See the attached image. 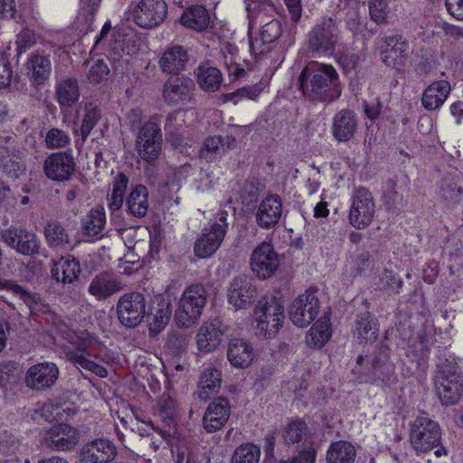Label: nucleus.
Listing matches in <instances>:
<instances>
[{
  "mask_svg": "<svg viewBox=\"0 0 463 463\" xmlns=\"http://www.w3.org/2000/svg\"><path fill=\"white\" fill-rule=\"evenodd\" d=\"M81 271L80 261L68 255L55 261L52 267V277L63 284H71L78 279Z\"/></svg>",
  "mask_w": 463,
  "mask_h": 463,
  "instance_id": "28",
  "label": "nucleus"
},
{
  "mask_svg": "<svg viewBox=\"0 0 463 463\" xmlns=\"http://www.w3.org/2000/svg\"><path fill=\"white\" fill-rule=\"evenodd\" d=\"M260 93V90L256 87H243L234 92L227 93L224 95V101H232L238 104L242 99H249L255 100Z\"/></svg>",
  "mask_w": 463,
  "mask_h": 463,
  "instance_id": "62",
  "label": "nucleus"
},
{
  "mask_svg": "<svg viewBox=\"0 0 463 463\" xmlns=\"http://www.w3.org/2000/svg\"><path fill=\"white\" fill-rule=\"evenodd\" d=\"M43 442L52 449L70 451L79 443V431L68 424H57L45 433Z\"/></svg>",
  "mask_w": 463,
  "mask_h": 463,
  "instance_id": "15",
  "label": "nucleus"
},
{
  "mask_svg": "<svg viewBox=\"0 0 463 463\" xmlns=\"http://www.w3.org/2000/svg\"><path fill=\"white\" fill-rule=\"evenodd\" d=\"M157 413L166 427L175 425L176 407L175 401L166 394L162 395L157 402Z\"/></svg>",
  "mask_w": 463,
  "mask_h": 463,
  "instance_id": "51",
  "label": "nucleus"
},
{
  "mask_svg": "<svg viewBox=\"0 0 463 463\" xmlns=\"http://www.w3.org/2000/svg\"><path fill=\"white\" fill-rule=\"evenodd\" d=\"M234 143L235 138L231 136H211L203 140L199 155L202 158L210 161L216 156L225 154Z\"/></svg>",
  "mask_w": 463,
  "mask_h": 463,
  "instance_id": "32",
  "label": "nucleus"
},
{
  "mask_svg": "<svg viewBox=\"0 0 463 463\" xmlns=\"http://www.w3.org/2000/svg\"><path fill=\"white\" fill-rule=\"evenodd\" d=\"M206 303V291L202 285L187 288L180 299V307L188 318H199Z\"/></svg>",
  "mask_w": 463,
  "mask_h": 463,
  "instance_id": "24",
  "label": "nucleus"
},
{
  "mask_svg": "<svg viewBox=\"0 0 463 463\" xmlns=\"http://www.w3.org/2000/svg\"><path fill=\"white\" fill-rule=\"evenodd\" d=\"M428 354L429 350L423 341H414L406 351L407 357L417 364H420V361L425 360Z\"/></svg>",
  "mask_w": 463,
  "mask_h": 463,
  "instance_id": "64",
  "label": "nucleus"
},
{
  "mask_svg": "<svg viewBox=\"0 0 463 463\" xmlns=\"http://www.w3.org/2000/svg\"><path fill=\"white\" fill-rule=\"evenodd\" d=\"M66 355L68 359L71 361L73 364L94 373L96 375L99 377L108 376V370L104 366L89 360L83 354H78L73 352H68Z\"/></svg>",
  "mask_w": 463,
  "mask_h": 463,
  "instance_id": "56",
  "label": "nucleus"
},
{
  "mask_svg": "<svg viewBox=\"0 0 463 463\" xmlns=\"http://www.w3.org/2000/svg\"><path fill=\"white\" fill-rule=\"evenodd\" d=\"M435 388L443 405H453L459 401L463 395V376L456 362L445 360L438 364Z\"/></svg>",
  "mask_w": 463,
  "mask_h": 463,
  "instance_id": "2",
  "label": "nucleus"
},
{
  "mask_svg": "<svg viewBox=\"0 0 463 463\" xmlns=\"http://www.w3.org/2000/svg\"><path fill=\"white\" fill-rule=\"evenodd\" d=\"M167 16L165 0H139L128 10V19L141 28L151 29L160 25Z\"/></svg>",
  "mask_w": 463,
  "mask_h": 463,
  "instance_id": "7",
  "label": "nucleus"
},
{
  "mask_svg": "<svg viewBox=\"0 0 463 463\" xmlns=\"http://www.w3.org/2000/svg\"><path fill=\"white\" fill-rule=\"evenodd\" d=\"M100 118L101 110L98 106L93 103L86 104L81 126L79 130H74L75 135L80 136L82 140L85 141Z\"/></svg>",
  "mask_w": 463,
  "mask_h": 463,
  "instance_id": "45",
  "label": "nucleus"
},
{
  "mask_svg": "<svg viewBox=\"0 0 463 463\" xmlns=\"http://www.w3.org/2000/svg\"><path fill=\"white\" fill-rule=\"evenodd\" d=\"M282 213L281 198L277 194H269L260 203L257 208L256 223L262 229H271L279 223Z\"/></svg>",
  "mask_w": 463,
  "mask_h": 463,
  "instance_id": "18",
  "label": "nucleus"
},
{
  "mask_svg": "<svg viewBox=\"0 0 463 463\" xmlns=\"http://www.w3.org/2000/svg\"><path fill=\"white\" fill-rule=\"evenodd\" d=\"M87 78L90 83L98 84L108 80L109 69L103 60L87 63Z\"/></svg>",
  "mask_w": 463,
  "mask_h": 463,
  "instance_id": "54",
  "label": "nucleus"
},
{
  "mask_svg": "<svg viewBox=\"0 0 463 463\" xmlns=\"http://www.w3.org/2000/svg\"><path fill=\"white\" fill-rule=\"evenodd\" d=\"M118 318H144L146 299L142 293L130 292L121 296L117 305Z\"/></svg>",
  "mask_w": 463,
  "mask_h": 463,
  "instance_id": "26",
  "label": "nucleus"
},
{
  "mask_svg": "<svg viewBox=\"0 0 463 463\" xmlns=\"http://www.w3.org/2000/svg\"><path fill=\"white\" fill-rule=\"evenodd\" d=\"M441 197L448 204L459 203L462 188L455 178H446L440 189Z\"/></svg>",
  "mask_w": 463,
  "mask_h": 463,
  "instance_id": "53",
  "label": "nucleus"
},
{
  "mask_svg": "<svg viewBox=\"0 0 463 463\" xmlns=\"http://www.w3.org/2000/svg\"><path fill=\"white\" fill-rule=\"evenodd\" d=\"M410 441L418 453H428L441 443V429L438 422L420 411L410 423Z\"/></svg>",
  "mask_w": 463,
  "mask_h": 463,
  "instance_id": "4",
  "label": "nucleus"
},
{
  "mask_svg": "<svg viewBox=\"0 0 463 463\" xmlns=\"http://www.w3.org/2000/svg\"><path fill=\"white\" fill-rule=\"evenodd\" d=\"M128 212L136 218L146 216L148 211V191L145 185L135 186L127 198Z\"/></svg>",
  "mask_w": 463,
  "mask_h": 463,
  "instance_id": "36",
  "label": "nucleus"
},
{
  "mask_svg": "<svg viewBox=\"0 0 463 463\" xmlns=\"http://www.w3.org/2000/svg\"><path fill=\"white\" fill-rule=\"evenodd\" d=\"M450 92V84L446 80L432 82L424 90L421 98L422 106L427 110H435L442 106Z\"/></svg>",
  "mask_w": 463,
  "mask_h": 463,
  "instance_id": "30",
  "label": "nucleus"
},
{
  "mask_svg": "<svg viewBox=\"0 0 463 463\" xmlns=\"http://www.w3.org/2000/svg\"><path fill=\"white\" fill-rule=\"evenodd\" d=\"M227 358L233 367L247 368L254 359L253 347L245 339L234 337L228 344Z\"/></svg>",
  "mask_w": 463,
  "mask_h": 463,
  "instance_id": "25",
  "label": "nucleus"
},
{
  "mask_svg": "<svg viewBox=\"0 0 463 463\" xmlns=\"http://www.w3.org/2000/svg\"><path fill=\"white\" fill-rule=\"evenodd\" d=\"M44 236L51 248L63 247L71 243V239L61 222L52 220L44 228Z\"/></svg>",
  "mask_w": 463,
  "mask_h": 463,
  "instance_id": "44",
  "label": "nucleus"
},
{
  "mask_svg": "<svg viewBox=\"0 0 463 463\" xmlns=\"http://www.w3.org/2000/svg\"><path fill=\"white\" fill-rule=\"evenodd\" d=\"M340 40V30L336 22L324 18L308 33V49L317 56H331Z\"/></svg>",
  "mask_w": 463,
  "mask_h": 463,
  "instance_id": "5",
  "label": "nucleus"
},
{
  "mask_svg": "<svg viewBox=\"0 0 463 463\" xmlns=\"http://www.w3.org/2000/svg\"><path fill=\"white\" fill-rule=\"evenodd\" d=\"M189 61L187 50L181 45H170L159 55L158 66L163 73L178 75L186 68Z\"/></svg>",
  "mask_w": 463,
  "mask_h": 463,
  "instance_id": "20",
  "label": "nucleus"
},
{
  "mask_svg": "<svg viewBox=\"0 0 463 463\" xmlns=\"http://www.w3.org/2000/svg\"><path fill=\"white\" fill-rule=\"evenodd\" d=\"M123 289L122 282L109 271L97 274L90 281L88 292L97 300H105Z\"/></svg>",
  "mask_w": 463,
  "mask_h": 463,
  "instance_id": "22",
  "label": "nucleus"
},
{
  "mask_svg": "<svg viewBox=\"0 0 463 463\" xmlns=\"http://www.w3.org/2000/svg\"><path fill=\"white\" fill-rule=\"evenodd\" d=\"M319 300L313 290L307 289L295 298L289 307L290 317L317 318L319 313Z\"/></svg>",
  "mask_w": 463,
  "mask_h": 463,
  "instance_id": "27",
  "label": "nucleus"
},
{
  "mask_svg": "<svg viewBox=\"0 0 463 463\" xmlns=\"http://www.w3.org/2000/svg\"><path fill=\"white\" fill-rule=\"evenodd\" d=\"M128 184V178L125 174L120 173L115 177L111 194L108 198L109 208L111 212H116L122 207Z\"/></svg>",
  "mask_w": 463,
  "mask_h": 463,
  "instance_id": "46",
  "label": "nucleus"
},
{
  "mask_svg": "<svg viewBox=\"0 0 463 463\" xmlns=\"http://www.w3.org/2000/svg\"><path fill=\"white\" fill-rule=\"evenodd\" d=\"M2 241L15 252L24 256H33L39 254L41 240L32 231L10 227L1 232Z\"/></svg>",
  "mask_w": 463,
  "mask_h": 463,
  "instance_id": "10",
  "label": "nucleus"
},
{
  "mask_svg": "<svg viewBox=\"0 0 463 463\" xmlns=\"http://www.w3.org/2000/svg\"><path fill=\"white\" fill-rule=\"evenodd\" d=\"M80 97L78 82L74 79H66L57 84L56 98L62 107H71Z\"/></svg>",
  "mask_w": 463,
  "mask_h": 463,
  "instance_id": "42",
  "label": "nucleus"
},
{
  "mask_svg": "<svg viewBox=\"0 0 463 463\" xmlns=\"http://www.w3.org/2000/svg\"><path fill=\"white\" fill-rule=\"evenodd\" d=\"M226 211L220 212L217 220L203 230L194 242L195 256L201 259L209 258L221 247L229 226Z\"/></svg>",
  "mask_w": 463,
  "mask_h": 463,
  "instance_id": "6",
  "label": "nucleus"
},
{
  "mask_svg": "<svg viewBox=\"0 0 463 463\" xmlns=\"http://www.w3.org/2000/svg\"><path fill=\"white\" fill-rule=\"evenodd\" d=\"M387 5L386 0L369 1L370 17L377 24H384L387 23Z\"/></svg>",
  "mask_w": 463,
  "mask_h": 463,
  "instance_id": "60",
  "label": "nucleus"
},
{
  "mask_svg": "<svg viewBox=\"0 0 463 463\" xmlns=\"http://www.w3.org/2000/svg\"><path fill=\"white\" fill-rule=\"evenodd\" d=\"M117 455L115 446L108 439H95L85 444L80 451L81 463H109Z\"/></svg>",
  "mask_w": 463,
  "mask_h": 463,
  "instance_id": "19",
  "label": "nucleus"
},
{
  "mask_svg": "<svg viewBox=\"0 0 463 463\" xmlns=\"http://www.w3.org/2000/svg\"><path fill=\"white\" fill-rule=\"evenodd\" d=\"M71 144L70 136L57 128H51L45 136V146L48 149L65 148Z\"/></svg>",
  "mask_w": 463,
  "mask_h": 463,
  "instance_id": "55",
  "label": "nucleus"
},
{
  "mask_svg": "<svg viewBox=\"0 0 463 463\" xmlns=\"http://www.w3.org/2000/svg\"><path fill=\"white\" fill-rule=\"evenodd\" d=\"M355 449L347 441H336L332 443L327 450V463H353L355 458Z\"/></svg>",
  "mask_w": 463,
  "mask_h": 463,
  "instance_id": "41",
  "label": "nucleus"
},
{
  "mask_svg": "<svg viewBox=\"0 0 463 463\" xmlns=\"http://www.w3.org/2000/svg\"><path fill=\"white\" fill-rule=\"evenodd\" d=\"M375 213V203L372 193L365 187L354 189L349 209V223L357 230L368 227Z\"/></svg>",
  "mask_w": 463,
  "mask_h": 463,
  "instance_id": "8",
  "label": "nucleus"
},
{
  "mask_svg": "<svg viewBox=\"0 0 463 463\" xmlns=\"http://www.w3.org/2000/svg\"><path fill=\"white\" fill-rule=\"evenodd\" d=\"M231 414L229 402L222 397L214 399L207 407L203 418V428L207 432H215L221 430Z\"/></svg>",
  "mask_w": 463,
  "mask_h": 463,
  "instance_id": "23",
  "label": "nucleus"
},
{
  "mask_svg": "<svg viewBox=\"0 0 463 463\" xmlns=\"http://www.w3.org/2000/svg\"><path fill=\"white\" fill-rule=\"evenodd\" d=\"M255 335L260 338L274 337L282 326L279 320H256Z\"/></svg>",
  "mask_w": 463,
  "mask_h": 463,
  "instance_id": "59",
  "label": "nucleus"
},
{
  "mask_svg": "<svg viewBox=\"0 0 463 463\" xmlns=\"http://www.w3.org/2000/svg\"><path fill=\"white\" fill-rule=\"evenodd\" d=\"M36 33L28 28L23 29L16 36V51L18 54L25 52L37 43Z\"/></svg>",
  "mask_w": 463,
  "mask_h": 463,
  "instance_id": "61",
  "label": "nucleus"
},
{
  "mask_svg": "<svg viewBox=\"0 0 463 463\" xmlns=\"http://www.w3.org/2000/svg\"><path fill=\"white\" fill-rule=\"evenodd\" d=\"M255 314L260 317L284 318L285 307L283 300L273 294L263 295L257 302L255 307Z\"/></svg>",
  "mask_w": 463,
  "mask_h": 463,
  "instance_id": "38",
  "label": "nucleus"
},
{
  "mask_svg": "<svg viewBox=\"0 0 463 463\" xmlns=\"http://www.w3.org/2000/svg\"><path fill=\"white\" fill-rule=\"evenodd\" d=\"M411 53L410 43L402 34L388 35L381 45L382 62L396 71H402Z\"/></svg>",
  "mask_w": 463,
  "mask_h": 463,
  "instance_id": "9",
  "label": "nucleus"
},
{
  "mask_svg": "<svg viewBox=\"0 0 463 463\" xmlns=\"http://www.w3.org/2000/svg\"><path fill=\"white\" fill-rule=\"evenodd\" d=\"M61 324V321H60ZM61 336L72 344L78 351L88 355L91 354V351L99 345V341L86 331L78 335L76 332L69 329L66 325L59 326Z\"/></svg>",
  "mask_w": 463,
  "mask_h": 463,
  "instance_id": "35",
  "label": "nucleus"
},
{
  "mask_svg": "<svg viewBox=\"0 0 463 463\" xmlns=\"http://www.w3.org/2000/svg\"><path fill=\"white\" fill-rule=\"evenodd\" d=\"M232 336L229 326H223L222 320H207L200 327L197 334V346L200 351L210 353L214 351L222 341V335Z\"/></svg>",
  "mask_w": 463,
  "mask_h": 463,
  "instance_id": "17",
  "label": "nucleus"
},
{
  "mask_svg": "<svg viewBox=\"0 0 463 463\" xmlns=\"http://www.w3.org/2000/svg\"><path fill=\"white\" fill-rule=\"evenodd\" d=\"M345 9V27L354 35L363 31L364 24L360 14V3L357 0H350Z\"/></svg>",
  "mask_w": 463,
  "mask_h": 463,
  "instance_id": "47",
  "label": "nucleus"
},
{
  "mask_svg": "<svg viewBox=\"0 0 463 463\" xmlns=\"http://www.w3.org/2000/svg\"><path fill=\"white\" fill-rule=\"evenodd\" d=\"M59 376V370L52 363H42L32 366L26 373V384L35 390L52 386Z\"/></svg>",
  "mask_w": 463,
  "mask_h": 463,
  "instance_id": "21",
  "label": "nucleus"
},
{
  "mask_svg": "<svg viewBox=\"0 0 463 463\" xmlns=\"http://www.w3.org/2000/svg\"><path fill=\"white\" fill-rule=\"evenodd\" d=\"M221 384V372L213 366L204 368L198 382V398L203 402L207 401L212 395L219 392Z\"/></svg>",
  "mask_w": 463,
  "mask_h": 463,
  "instance_id": "31",
  "label": "nucleus"
},
{
  "mask_svg": "<svg viewBox=\"0 0 463 463\" xmlns=\"http://www.w3.org/2000/svg\"><path fill=\"white\" fill-rule=\"evenodd\" d=\"M0 172L6 178L16 180L24 175L25 166L19 156L13 155L0 159Z\"/></svg>",
  "mask_w": 463,
  "mask_h": 463,
  "instance_id": "49",
  "label": "nucleus"
},
{
  "mask_svg": "<svg viewBox=\"0 0 463 463\" xmlns=\"http://www.w3.org/2000/svg\"><path fill=\"white\" fill-rule=\"evenodd\" d=\"M279 263V255L270 243H260L251 253L250 268L252 272L260 279H265L272 277Z\"/></svg>",
  "mask_w": 463,
  "mask_h": 463,
  "instance_id": "12",
  "label": "nucleus"
},
{
  "mask_svg": "<svg viewBox=\"0 0 463 463\" xmlns=\"http://www.w3.org/2000/svg\"><path fill=\"white\" fill-rule=\"evenodd\" d=\"M26 70L28 76L34 84H43L51 75V61L48 56L37 51L32 53L27 60Z\"/></svg>",
  "mask_w": 463,
  "mask_h": 463,
  "instance_id": "29",
  "label": "nucleus"
},
{
  "mask_svg": "<svg viewBox=\"0 0 463 463\" xmlns=\"http://www.w3.org/2000/svg\"><path fill=\"white\" fill-rule=\"evenodd\" d=\"M14 291L29 308L31 316H52V313L48 304L43 303L41 299H38L35 296L24 289L22 287L15 285Z\"/></svg>",
  "mask_w": 463,
  "mask_h": 463,
  "instance_id": "43",
  "label": "nucleus"
},
{
  "mask_svg": "<svg viewBox=\"0 0 463 463\" xmlns=\"http://www.w3.org/2000/svg\"><path fill=\"white\" fill-rule=\"evenodd\" d=\"M210 14L205 7L195 5L185 9L180 18L181 24L196 32L206 30L210 24Z\"/></svg>",
  "mask_w": 463,
  "mask_h": 463,
  "instance_id": "33",
  "label": "nucleus"
},
{
  "mask_svg": "<svg viewBox=\"0 0 463 463\" xmlns=\"http://www.w3.org/2000/svg\"><path fill=\"white\" fill-rule=\"evenodd\" d=\"M260 449L252 443H243L235 449L231 463H259Z\"/></svg>",
  "mask_w": 463,
  "mask_h": 463,
  "instance_id": "48",
  "label": "nucleus"
},
{
  "mask_svg": "<svg viewBox=\"0 0 463 463\" xmlns=\"http://www.w3.org/2000/svg\"><path fill=\"white\" fill-rule=\"evenodd\" d=\"M162 147L159 117L155 115L139 127L135 137V149L143 161L152 164L159 158Z\"/></svg>",
  "mask_w": 463,
  "mask_h": 463,
  "instance_id": "3",
  "label": "nucleus"
},
{
  "mask_svg": "<svg viewBox=\"0 0 463 463\" xmlns=\"http://www.w3.org/2000/svg\"><path fill=\"white\" fill-rule=\"evenodd\" d=\"M298 85L305 97L320 102H332L342 92L336 70L331 64L317 61H311L304 67Z\"/></svg>",
  "mask_w": 463,
  "mask_h": 463,
  "instance_id": "1",
  "label": "nucleus"
},
{
  "mask_svg": "<svg viewBox=\"0 0 463 463\" xmlns=\"http://www.w3.org/2000/svg\"><path fill=\"white\" fill-rule=\"evenodd\" d=\"M330 320H316L307 332L306 343L309 347L322 348L332 335Z\"/></svg>",
  "mask_w": 463,
  "mask_h": 463,
  "instance_id": "40",
  "label": "nucleus"
},
{
  "mask_svg": "<svg viewBox=\"0 0 463 463\" xmlns=\"http://www.w3.org/2000/svg\"><path fill=\"white\" fill-rule=\"evenodd\" d=\"M173 307L170 301L163 296H155L146 309V316L152 318H171Z\"/></svg>",
  "mask_w": 463,
  "mask_h": 463,
  "instance_id": "52",
  "label": "nucleus"
},
{
  "mask_svg": "<svg viewBox=\"0 0 463 463\" xmlns=\"http://www.w3.org/2000/svg\"><path fill=\"white\" fill-rule=\"evenodd\" d=\"M195 76L200 88L207 92L218 90L222 81L221 71L208 64L200 65L196 69Z\"/></svg>",
  "mask_w": 463,
  "mask_h": 463,
  "instance_id": "37",
  "label": "nucleus"
},
{
  "mask_svg": "<svg viewBox=\"0 0 463 463\" xmlns=\"http://www.w3.org/2000/svg\"><path fill=\"white\" fill-rule=\"evenodd\" d=\"M307 433V424L297 420L288 424L283 433V438L287 443H297L302 440Z\"/></svg>",
  "mask_w": 463,
  "mask_h": 463,
  "instance_id": "58",
  "label": "nucleus"
},
{
  "mask_svg": "<svg viewBox=\"0 0 463 463\" xmlns=\"http://www.w3.org/2000/svg\"><path fill=\"white\" fill-rule=\"evenodd\" d=\"M44 175L53 182H67L76 171V162L71 153L54 152L43 161Z\"/></svg>",
  "mask_w": 463,
  "mask_h": 463,
  "instance_id": "11",
  "label": "nucleus"
},
{
  "mask_svg": "<svg viewBox=\"0 0 463 463\" xmlns=\"http://www.w3.org/2000/svg\"><path fill=\"white\" fill-rule=\"evenodd\" d=\"M195 86L187 77L168 79L163 87V99L170 106H183L194 99Z\"/></svg>",
  "mask_w": 463,
  "mask_h": 463,
  "instance_id": "13",
  "label": "nucleus"
},
{
  "mask_svg": "<svg viewBox=\"0 0 463 463\" xmlns=\"http://www.w3.org/2000/svg\"><path fill=\"white\" fill-rule=\"evenodd\" d=\"M257 289L252 279L246 275L235 277L229 287L228 301L236 309L248 308L256 297Z\"/></svg>",
  "mask_w": 463,
  "mask_h": 463,
  "instance_id": "14",
  "label": "nucleus"
},
{
  "mask_svg": "<svg viewBox=\"0 0 463 463\" xmlns=\"http://www.w3.org/2000/svg\"><path fill=\"white\" fill-rule=\"evenodd\" d=\"M358 335L365 342L376 340L378 326L374 320H359L357 326Z\"/></svg>",
  "mask_w": 463,
  "mask_h": 463,
  "instance_id": "63",
  "label": "nucleus"
},
{
  "mask_svg": "<svg viewBox=\"0 0 463 463\" xmlns=\"http://www.w3.org/2000/svg\"><path fill=\"white\" fill-rule=\"evenodd\" d=\"M260 25V37L263 43L275 42L282 33V24L278 19H271Z\"/></svg>",
  "mask_w": 463,
  "mask_h": 463,
  "instance_id": "57",
  "label": "nucleus"
},
{
  "mask_svg": "<svg viewBox=\"0 0 463 463\" xmlns=\"http://www.w3.org/2000/svg\"><path fill=\"white\" fill-rule=\"evenodd\" d=\"M250 26L262 24L271 19H276L277 10L270 0H256L248 4Z\"/></svg>",
  "mask_w": 463,
  "mask_h": 463,
  "instance_id": "34",
  "label": "nucleus"
},
{
  "mask_svg": "<svg viewBox=\"0 0 463 463\" xmlns=\"http://www.w3.org/2000/svg\"><path fill=\"white\" fill-rule=\"evenodd\" d=\"M358 126L356 113L352 109H344L333 117L331 134L337 142L346 143L354 137Z\"/></svg>",
  "mask_w": 463,
  "mask_h": 463,
  "instance_id": "16",
  "label": "nucleus"
},
{
  "mask_svg": "<svg viewBox=\"0 0 463 463\" xmlns=\"http://www.w3.org/2000/svg\"><path fill=\"white\" fill-rule=\"evenodd\" d=\"M366 59L364 51L358 52H344L338 58L337 62L344 70L345 74L351 73L359 69Z\"/></svg>",
  "mask_w": 463,
  "mask_h": 463,
  "instance_id": "50",
  "label": "nucleus"
},
{
  "mask_svg": "<svg viewBox=\"0 0 463 463\" xmlns=\"http://www.w3.org/2000/svg\"><path fill=\"white\" fill-rule=\"evenodd\" d=\"M106 225V212L103 206L98 205L92 208L82 221L81 230L88 237H97Z\"/></svg>",
  "mask_w": 463,
  "mask_h": 463,
  "instance_id": "39",
  "label": "nucleus"
}]
</instances>
